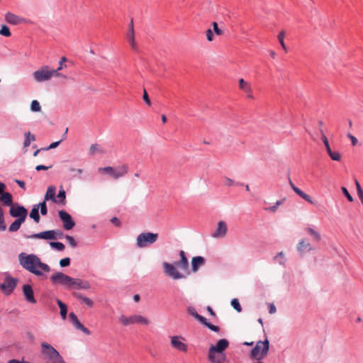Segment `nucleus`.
I'll list each match as a JSON object with an SVG mask.
<instances>
[{"label": "nucleus", "instance_id": "1", "mask_svg": "<svg viewBox=\"0 0 363 363\" xmlns=\"http://www.w3.org/2000/svg\"><path fill=\"white\" fill-rule=\"evenodd\" d=\"M227 339L219 340L215 345H211L208 350V360L210 363H225L227 359L224 351L228 347Z\"/></svg>", "mask_w": 363, "mask_h": 363}, {"label": "nucleus", "instance_id": "2", "mask_svg": "<svg viewBox=\"0 0 363 363\" xmlns=\"http://www.w3.org/2000/svg\"><path fill=\"white\" fill-rule=\"evenodd\" d=\"M40 258L35 254H26L21 252L18 255V262L20 265L29 272L30 273L37 276L41 277L43 272L38 269V264Z\"/></svg>", "mask_w": 363, "mask_h": 363}, {"label": "nucleus", "instance_id": "3", "mask_svg": "<svg viewBox=\"0 0 363 363\" xmlns=\"http://www.w3.org/2000/svg\"><path fill=\"white\" fill-rule=\"evenodd\" d=\"M32 76L36 82L41 83L48 82L54 77H59L60 73H57V70L51 69L48 65H43L35 71Z\"/></svg>", "mask_w": 363, "mask_h": 363}, {"label": "nucleus", "instance_id": "4", "mask_svg": "<svg viewBox=\"0 0 363 363\" xmlns=\"http://www.w3.org/2000/svg\"><path fill=\"white\" fill-rule=\"evenodd\" d=\"M23 237L26 239H44V240H56L57 238H64V233L60 230H50L42 231L32 235H24Z\"/></svg>", "mask_w": 363, "mask_h": 363}, {"label": "nucleus", "instance_id": "5", "mask_svg": "<svg viewBox=\"0 0 363 363\" xmlns=\"http://www.w3.org/2000/svg\"><path fill=\"white\" fill-rule=\"evenodd\" d=\"M158 233L143 232L137 237L136 245L140 248H145L155 242L158 239Z\"/></svg>", "mask_w": 363, "mask_h": 363}, {"label": "nucleus", "instance_id": "6", "mask_svg": "<svg viewBox=\"0 0 363 363\" xmlns=\"http://www.w3.org/2000/svg\"><path fill=\"white\" fill-rule=\"evenodd\" d=\"M50 281L53 284H60L66 286L67 289H72L73 284V278L62 273L57 272L50 277Z\"/></svg>", "mask_w": 363, "mask_h": 363}, {"label": "nucleus", "instance_id": "7", "mask_svg": "<svg viewBox=\"0 0 363 363\" xmlns=\"http://www.w3.org/2000/svg\"><path fill=\"white\" fill-rule=\"evenodd\" d=\"M118 320L124 326H128L131 324H141L147 325L150 323L149 320L146 318L138 315H133L130 317H126L122 315L119 317Z\"/></svg>", "mask_w": 363, "mask_h": 363}, {"label": "nucleus", "instance_id": "8", "mask_svg": "<svg viewBox=\"0 0 363 363\" xmlns=\"http://www.w3.org/2000/svg\"><path fill=\"white\" fill-rule=\"evenodd\" d=\"M18 281V279L13 278L10 275H6L4 277V282L0 284V289L3 291L5 295H10L16 287Z\"/></svg>", "mask_w": 363, "mask_h": 363}, {"label": "nucleus", "instance_id": "9", "mask_svg": "<svg viewBox=\"0 0 363 363\" xmlns=\"http://www.w3.org/2000/svg\"><path fill=\"white\" fill-rule=\"evenodd\" d=\"M41 354L45 356L50 361L52 359L57 357L60 355V352L50 344L46 342H42L40 343Z\"/></svg>", "mask_w": 363, "mask_h": 363}, {"label": "nucleus", "instance_id": "10", "mask_svg": "<svg viewBox=\"0 0 363 363\" xmlns=\"http://www.w3.org/2000/svg\"><path fill=\"white\" fill-rule=\"evenodd\" d=\"M58 216L60 220L63 223V228L66 230L72 229L75 225V222L73 220L70 214H69L65 210H60L58 211Z\"/></svg>", "mask_w": 363, "mask_h": 363}, {"label": "nucleus", "instance_id": "11", "mask_svg": "<svg viewBox=\"0 0 363 363\" xmlns=\"http://www.w3.org/2000/svg\"><path fill=\"white\" fill-rule=\"evenodd\" d=\"M163 269L164 273L172 277V279L177 280L180 279H184L186 277L185 275L182 274V273L179 272L175 266L172 264H169L167 262H163L162 264Z\"/></svg>", "mask_w": 363, "mask_h": 363}, {"label": "nucleus", "instance_id": "12", "mask_svg": "<svg viewBox=\"0 0 363 363\" xmlns=\"http://www.w3.org/2000/svg\"><path fill=\"white\" fill-rule=\"evenodd\" d=\"M22 291L24 298L27 302L32 304L36 303L37 301L34 296V291L32 286L30 284H24L22 287Z\"/></svg>", "mask_w": 363, "mask_h": 363}, {"label": "nucleus", "instance_id": "13", "mask_svg": "<svg viewBox=\"0 0 363 363\" xmlns=\"http://www.w3.org/2000/svg\"><path fill=\"white\" fill-rule=\"evenodd\" d=\"M25 213H28L27 208L20 205L18 203H15L13 206H11L9 210V213L13 218L21 216Z\"/></svg>", "mask_w": 363, "mask_h": 363}, {"label": "nucleus", "instance_id": "14", "mask_svg": "<svg viewBox=\"0 0 363 363\" xmlns=\"http://www.w3.org/2000/svg\"><path fill=\"white\" fill-rule=\"evenodd\" d=\"M180 259L174 262L175 266L179 269L186 271L189 269V262L184 251L179 252Z\"/></svg>", "mask_w": 363, "mask_h": 363}, {"label": "nucleus", "instance_id": "15", "mask_svg": "<svg viewBox=\"0 0 363 363\" xmlns=\"http://www.w3.org/2000/svg\"><path fill=\"white\" fill-rule=\"evenodd\" d=\"M171 345L173 348L182 351L186 352L187 351V345L179 340V337L178 336H173L171 338Z\"/></svg>", "mask_w": 363, "mask_h": 363}, {"label": "nucleus", "instance_id": "16", "mask_svg": "<svg viewBox=\"0 0 363 363\" xmlns=\"http://www.w3.org/2000/svg\"><path fill=\"white\" fill-rule=\"evenodd\" d=\"M227 232V225L224 221H219L216 231L212 234L213 238H223Z\"/></svg>", "mask_w": 363, "mask_h": 363}, {"label": "nucleus", "instance_id": "17", "mask_svg": "<svg viewBox=\"0 0 363 363\" xmlns=\"http://www.w3.org/2000/svg\"><path fill=\"white\" fill-rule=\"evenodd\" d=\"M91 284L87 281H84L80 279H74L72 289H89Z\"/></svg>", "mask_w": 363, "mask_h": 363}, {"label": "nucleus", "instance_id": "18", "mask_svg": "<svg viewBox=\"0 0 363 363\" xmlns=\"http://www.w3.org/2000/svg\"><path fill=\"white\" fill-rule=\"evenodd\" d=\"M205 258L202 256L194 257L191 259V271L196 272L199 267L205 264Z\"/></svg>", "mask_w": 363, "mask_h": 363}, {"label": "nucleus", "instance_id": "19", "mask_svg": "<svg viewBox=\"0 0 363 363\" xmlns=\"http://www.w3.org/2000/svg\"><path fill=\"white\" fill-rule=\"evenodd\" d=\"M128 172V167L125 164H123L121 167H118L116 168H113V172L111 175L114 179H118L120 177H123Z\"/></svg>", "mask_w": 363, "mask_h": 363}, {"label": "nucleus", "instance_id": "20", "mask_svg": "<svg viewBox=\"0 0 363 363\" xmlns=\"http://www.w3.org/2000/svg\"><path fill=\"white\" fill-rule=\"evenodd\" d=\"M0 201L4 206H10V208L15 203L13 201V196L8 191H4L0 195Z\"/></svg>", "mask_w": 363, "mask_h": 363}, {"label": "nucleus", "instance_id": "21", "mask_svg": "<svg viewBox=\"0 0 363 363\" xmlns=\"http://www.w3.org/2000/svg\"><path fill=\"white\" fill-rule=\"evenodd\" d=\"M55 193H56V187L55 186H48L47 191L44 196V200L45 201L50 200L53 203L57 202L56 196H55Z\"/></svg>", "mask_w": 363, "mask_h": 363}, {"label": "nucleus", "instance_id": "22", "mask_svg": "<svg viewBox=\"0 0 363 363\" xmlns=\"http://www.w3.org/2000/svg\"><path fill=\"white\" fill-rule=\"evenodd\" d=\"M255 346H261V357H264L267 355L269 350V342L267 339L264 341H258Z\"/></svg>", "mask_w": 363, "mask_h": 363}, {"label": "nucleus", "instance_id": "23", "mask_svg": "<svg viewBox=\"0 0 363 363\" xmlns=\"http://www.w3.org/2000/svg\"><path fill=\"white\" fill-rule=\"evenodd\" d=\"M313 250V247L309 242H306L304 240H300L297 246L298 252L302 255L306 250L310 252Z\"/></svg>", "mask_w": 363, "mask_h": 363}, {"label": "nucleus", "instance_id": "24", "mask_svg": "<svg viewBox=\"0 0 363 363\" xmlns=\"http://www.w3.org/2000/svg\"><path fill=\"white\" fill-rule=\"evenodd\" d=\"M6 21L11 24L17 25L21 23V19L19 16L12 13H7L5 16Z\"/></svg>", "mask_w": 363, "mask_h": 363}, {"label": "nucleus", "instance_id": "25", "mask_svg": "<svg viewBox=\"0 0 363 363\" xmlns=\"http://www.w3.org/2000/svg\"><path fill=\"white\" fill-rule=\"evenodd\" d=\"M56 301L60 310L61 318L62 320H65L67 318V306L59 298H57Z\"/></svg>", "mask_w": 363, "mask_h": 363}, {"label": "nucleus", "instance_id": "26", "mask_svg": "<svg viewBox=\"0 0 363 363\" xmlns=\"http://www.w3.org/2000/svg\"><path fill=\"white\" fill-rule=\"evenodd\" d=\"M261 346H255L253 347L250 353V357L252 359L259 360L263 357H261Z\"/></svg>", "mask_w": 363, "mask_h": 363}, {"label": "nucleus", "instance_id": "27", "mask_svg": "<svg viewBox=\"0 0 363 363\" xmlns=\"http://www.w3.org/2000/svg\"><path fill=\"white\" fill-rule=\"evenodd\" d=\"M75 298H77V299L79 300H81L86 305H87L89 307H92L93 305H94V302L91 299H90L89 298L86 297V296H84L83 294H80V293H74L73 294Z\"/></svg>", "mask_w": 363, "mask_h": 363}, {"label": "nucleus", "instance_id": "28", "mask_svg": "<svg viewBox=\"0 0 363 363\" xmlns=\"http://www.w3.org/2000/svg\"><path fill=\"white\" fill-rule=\"evenodd\" d=\"M29 217L32 218L36 223L40 222V216L39 214V210L38 209L35 204L33 206V208L29 213Z\"/></svg>", "mask_w": 363, "mask_h": 363}, {"label": "nucleus", "instance_id": "29", "mask_svg": "<svg viewBox=\"0 0 363 363\" xmlns=\"http://www.w3.org/2000/svg\"><path fill=\"white\" fill-rule=\"evenodd\" d=\"M187 312L189 315H192L194 318H195L198 321L200 322V323H202V321H204L205 317L199 315L195 308L192 306H189L187 308Z\"/></svg>", "mask_w": 363, "mask_h": 363}, {"label": "nucleus", "instance_id": "30", "mask_svg": "<svg viewBox=\"0 0 363 363\" xmlns=\"http://www.w3.org/2000/svg\"><path fill=\"white\" fill-rule=\"evenodd\" d=\"M294 191L296 194H298L300 197H301L303 199H304L306 201H307L310 203H313V201L311 199V196L309 195H308L307 194H306L305 192H303L302 190H301L297 186L294 188Z\"/></svg>", "mask_w": 363, "mask_h": 363}, {"label": "nucleus", "instance_id": "31", "mask_svg": "<svg viewBox=\"0 0 363 363\" xmlns=\"http://www.w3.org/2000/svg\"><path fill=\"white\" fill-rule=\"evenodd\" d=\"M56 199H57V202H56L57 203L65 205V203H66V192L63 189L62 187H61L60 189L59 190L58 194L56 196Z\"/></svg>", "mask_w": 363, "mask_h": 363}, {"label": "nucleus", "instance_id": "32", "mask_svg": "<svg viewBox=\"0 0 363 363\" xmlns=\"http://www.w3.org/2000/svg\"><path fill=\"white\" fill-rule=\"evenodd\" d=\"M127 38L132 50L137 51L138 45L135 40V33H128Z\"/></svg>", "mask_w": 363, "mask_h": 363}, {"label": "nucleus", "instance_id": "33", "mask_svg": "<svg viewBox=\"0 0 363 363\" xmlns=\"http://www.w3.org/2000/svg\"><path fill=\"white\" fill-rule=\"evenodd\" d=\"M46 201H47L43 200V201L40 202L39 203L35 204V206H37V208L39 210V211L42 216H45L48 213V207H47Z\"/></svg>", "mask_w": 363, "mask_h": 363}, {"label": "nucleus", "instance_id": "34", "mask_svg": "<svg viewBox=\"0 0 363 363\" xmlns=\"http://www.w3.org/2000/svg\"><path fill=\"white\" fill-rule=\"evenodd\" d=\"M24 135H25V139H24V142H23V147H27L30 145L31 140H35V135H31L29 131L25 133Z\"/></svg>", "mask_w": 363, "mask_h": 363}, {"label": "nucleus", "instance_id": "35", "mask_svg": "<svg viewBox=\"0 0 363 363\" xmlns=\"http://www.w3.org/2000/svg\"><path fill=\"white\" fill-rule=\"evenodd\" d=\"M201 324L211 330V331L218 333L220 331V328L217 325H214L211 323L208 322L207 319L205 318L204 321H202Z\"/></svg>", "mask_w": 363, "mask_h": 363}, {"label": "nucleus", "instance_id": "36", "mask_svg": "<svg viewBox=\"0 0 363 363\" xmlns=\"http://www.w3.org/2000/svg\"><path fill=\"white\" fill-rule=\"evenodd\" d=\"M69 318L70 320L73 323L75 328L78 329L82 324L80 323V321L78 320L77 316L74 312H71L69 314Z\"/></svg>", "mask_w": 363, "mask_h": 363}, {"label": "nucleus", "instance_id": "37", "mask_svg": "<svg viewBox=\"0 0 363 363\" xmlns=\"http://www.w3.org/2000/svg\"><path fill=\"white\" fill-rule=\"evenodd\" d=\"M239 88L240 89L251 90L253 87L250 83L245 82L243 79L239 80Z\"/></svg>", "mask_w": 363, "mask_h": 363}, {"label": "nucleus", "instance_id": "38", "mask_svg": "<svg viewBox=\"0 0 363 363\" xmlns=\"http://www.w3.org/2000/svg\"><path fill=\"white\" fill-rule=\"evenodd\" d=\"M50 245L57 251H62L65 248V245L61 242H50Z\"/></svg>", "mask_w": 363, "mask_h": 363}, {"label": "nucleus", "instance_id": "39", "mask_svg": "<svg viewBox=\"0 0 363 363\" xmlns=\"http://www.w3.org/2000/svg\"><path fill=\"white\" fill-rule=\"evenodd\" d=\"M284 37H285V32L284 30L281 31L278 35V40L279 43L281 44V48L285 50V52H287V48L284 43Z\"/></svg>", "mask_w": 363, "mask_h": 363}, {"label": "nucleus", "instance_id": "40", "mask_svg": "<svg viewBox=\"0 0 363 363\" xmlns=\"http://www.w3.org/2000/svg\"><path fill=\"white\" fill-rule=\"evenodd\" d=\"M232 307L238 312L242 311V307L238 298H233L230 301Z\"/></svg>", "mask_w": 363, "mask_h": 363}, {"label": "nucleus", "instance_id": "41", "mask_svg": "<svg viewBox=\"0 0 363 363\" xmlns=\"http://www.w3.org/2000/svg\"><path fill=\"white\" fill-rule=\"evenodd\" d=\"M38 269H40L42 272H50L51 271L50 267L48 264L42 262L40 259L38 264Z\"/></svg>", "mask_w": 363, "mask_h": 363}, {"label": "nucleus", "instance_id": "42", "mask_svg": "<svg viewBox=\"0 0 363 363\" xmlns=\"http://www.w3.org/2000/svg\"><path fill=\"white\" fill-rule=\"evenodd\" d=\"M68 171L72 174V178L76 177L77 174H81L83 172L82 169H75L73 166H69Z\"/></svg>", "mask_w": 363, "mask_h": 363}, {"label": "nucleus", "instance_id": "43", "mask_svg": "<svg viewBox=\"0 0 363 363\" xmlns=\"http://www.w3.org/2000/svg\"><path fill=\"white\" fill-rule=\"evenodd\" d=\"M320 132L321 134V139L325 145L326 151L328 152V151L331 150L328 140L327 137L325 136V135L324 134L323 130L321 128L320 129Z\"/></svg>", "mask_w": 363, "mask_h": 363}, {"label": "nucleus", "instance_id": "44", "mask_svg": "<svg viewBox=\"0 0 363 363\" xmlns=\"http://www.w3.org/2000/svg\"><path fill=\"white\" fill-rule=\"evenodd\" d=\"M307 231L308 233L311 235L313 237V239L318 242L320 240V235L319 234V233H318L317 231H315L314 229H313L312 228H308L307 229Z\"/></svg>", "mask_w": 363, "mask_h": 363}, {"label": "nucleus", "instance_id": "45", "mask_svg": "<svg viewBox=\"0 0 363 363\" xmlns=\"http://www.w3.org/2000/svg\"><path fill=\"white\" fill-rule=\"evenodd\" d=\"M40 109V103L37 100H33L30 104V110L33 112H39Z\"/></svg>", "mask_w": 363, "mask_h": 363}, {"label": "nucleus", "instance_id": "46", "mask_svg": "<svg viewBox=\"0 0 363 363\" xmlns=\"http://www.w3.org/2000/svg\"><path fill=\"white\" fill-rule=\"evenodd\" d=\"M328 155L331 158V160L334 161H340L341 159V155L338 152H333L331 150L328 152Z\"/></svg>", "mask_w": 363, "mask_h": 363}, {"label": "nucleus", "instance_id": "47", "mask_svg": "<svg viewBox=\"0 0 363 363\" xmlns=\"http://www.w3.org/2000/svg\"><path fill=\"white\" fill-rule=\"evenodd\" d=\"M0 35L6 37L11 36V33L10 32V30L9 27L6 25L1 26V28L0 29Z\"/></svg>", "mask_w": 363, "mask_h": 363}, {"label": "nucleus", "instance_id": "48", "mask_svg": "<svg viewBox=\"0 0 363 363\" xmlns=\"http://www.w3.org/2000/svg\"><path fill=\"white\" fill-rule=\"evenodd\" d=\"M20 228L21 225L18 222L14 220L9 227V231L11 233L16 232L17 230H19Z\"/></svg>", "mask_w": 363, "mask_h": 363}, {"label": "nucleus", "instance_id": "49", "mask_svg": "<svg viewBox=\"0 0 363 363\" xmlns=\"http://www.w3.org/2000/svg\"><path fill=\"white\" fill-rule=\"evenodd\" d=\"M96 152H101L99 146L98 144H92L89 150V154L90 155H94Z\"/></svg>", "mask_w": 363, "mask_h": 363}, {"label": "nucleus", "instance_id": "50", "mask_svg": "<svg viewBox=\"0 0 363 363\" xmlns=\"http://www.w3.org/2000/svg\"><path fill=\"white\" fill-rule=\"evenodd\" d=\"M6 229L3 211H0V230L4 231Z\"/></svg>", "mask_w": 363, "mask_h": 363}, {"label": "nucleus", "instance_id": "51", "mask_svg": "<svg viewBox=\"0 0 363 363\" xmlns=\"http://www.w3.org/2000/svg\"><path fill=\"white\" fill-rule=\"evenodd\" d=\"M65 238L68 241L69 245L72 247L74 248V247H77V243L76 240H74V238L72 236L67 235L65 236Z\"/></svg>", "mask_w": 363, "mask_h": 363}, {"label": "nucleus", "instance_id": "52", "mask_svg": "<svg viewBox=\"0 0 363 363\" xmlns=\"http://www.w3.org/2000/svg\"><path fill=\"white\" fill-rule=\"evenodd\" d=\"M212 26L213 29V32L217 35H222L223 34V30L218 28V23L216 22L212 23Z\"/></svg>", "mask_w": 363, "mask_h": 363}, {"label": "nucleus", "instance_id": "53", "mask_svg": "<svg viewBox=\"0 0 363 363\" xmlns=\"http://www.w3.org/2000/svg\"><path fill=\"white\" fill-rule=\"evenodd\" d=\"M99 172L100 173H103V172L107 173L111 176L112 174V172H113V167H110V166L105 167H100V168H99Z\"/></svg>", "mask_w": 363, "mask_h": 363}, {"label": "nucleus", "instance_id": "54", "mask_svg": "<svg viewBox=\"0 0 363 363\" xmlns=\"http://www.w3.org/2000/svg\"><path fill=\"white\" fill-rule=\"evenodd\" d=\"M71 262V259L69 257H65L63 259H61L60 261V266L61 267H66L69 266Z\"/></svg>", "mask_w": 363, "mask_h": 363}, {"label": "nucleus", "instance_id": "55", "mask_svg": "<svg viewBox=\"0 0 363 363\" xmlns=\"http://www.w3.org/2000/svg\"><path fill=\"white\" fill-rule=\"evenodd\" d=\"M28 213H25L24 214L16 216V221L18 222L21 225L26 221Z\"/></svg>", "mask_w": 363, "mask_h": 363}, {"label": "nucleus", "instance_id": "56", "mask_svg": "<svg viewBox=\"0 0 363 363\" xmlns=\"http://www.w3.org/2000/svg\"><path fill=\"white\" fill-rule=\"evenodd\" d=\"M341 190L342 194L345 196V197L347 199V200L350 202L353 201V197L351 196V194L349 193L348 190L346 187H341Z\"/></svg>", "mask_w": 363, "mask_h": 363}, {"label": "nucleus", "instance_id": "57", "mask_svg": "<svg viewBox=\"0 0 363 363\" xmlns=\"http://www.w3.org/2000/svg\"><path fill=\"white\" fill-rule=\"evenodd\" d=\"M282 203L283 200H278L274 206L267 208V210H269V211L272 212H275L277 210V208Z\"/></svg>", "mask_w": 363, "mask_h": 363}, {"label": "nucleus", "instance_id": "58", "mask_svg": "<svg viewBox=\"0 0 363 363\" xmlns=\"http://www.w3.org/2000/svg\"><path fill=\"white\" fill-rule=\"evenodd\" d=\"M61 142H62V140H60L56 142H53L48 147L42 148V150H49L51 149H55L60 144Z\"/></svg>", "mask_w": 363, "mask_h": 363}, {"label": "nucleus", "instance_id": "59", "mask_svg": "<svg viewBox=\"0 0 363 363\" xmlns=\"http://www.w3.org/2000/svg\"><path fill=\"white\" fill-rule=\"evenodd\" d=\"M206 38H207L208 41L212 42L213 40L214 36H213V30L211 29H208L206 31Z\"/></svg>", "mask_w": 363, "mask_h": 363}, {"label": "nucleus", "instance_id": "60", "mask_svg": "<svg viewBox=\"0 0 363 363\" xmlns=\"http://www.w3.org/2000/svg\"><path fill=\"white\" fill-rule=\"evenodd\" d=\"M50 363H65V361L64 360L62 355L60 354L58 355L57 357H55L52 359V360H50Z\"/></svg>", "mask_w": 363, "mask_h": 363}, {"label": "nucleus", "instance_id": "61", "mask_svg": "<svg viewBox=\"0 0 363 363\" xmlns=\"http://www.w3.org/2000/svg\"><path fill=\"white\" fill-rule=\"evenodd\" d=\"M111 222L116 227H121V222L117 217H113Z\"/></svg>", "mask_w": 363, "mask_h": 363}, {"label": "nucleus", "instance_id": "62", "mask_svg": "<svg viewBox=\"0 0 363 363\" xmlns=\"http://www.w3.org/2000/svg\"><path fill=\"white\" fill-rule=\"evenodd\" d=\"M52 165L50 166H45L43 164H38L35 167L36 171H41V170H48V169L51 168Z\"/></svg>", "mask_w": 363, "mask_h": 363}, {"label": "nucleus", "instance_id": "63", "mask_svg": "<svg viewBox=\"0 0 363 363\" xmlns=\"http://www.w3.org/2000/svg\"><path fill=\"white\" fill-rule=\"evenodd\" d=\"M143 99L148 106L151 105V101L148 96V92H143Z\"/></svg>", "mask_w": 363, "mask_h": 363}, {"label": "nucleus", "instance_id": "64", "mask_svg": "<svg viewBox=\"0 0 363 363\" xmlns=\"http://www.w3.org/2000/svg\"><path fill=\"white\" fill-rule=\"evenodd\" d=\"M235 182H234L233 179L225 177V184L228 186H231L233 185H235Z\"/></svg>", "mask_w": 363, "mask_h": 363}]
</instances>
